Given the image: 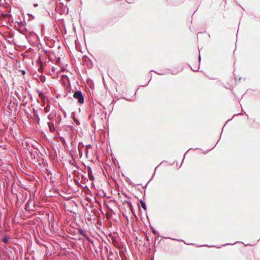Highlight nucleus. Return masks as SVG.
<instances>
[{
	"label": "nucleus",
	"mask_w": 260,
	"mask_h": 260,
	"mask_svg": "<svg viewBox=\"0 0 260 260\" xmlns=\"http://www.w3.org/2000/svg\"><path fill=\"white\" fill-rule=\"evenodd\" d=\"M73 97L77 100L79 103L83 104L84 103V97L80 91H76L73 94Z\"/></svg>",
	"instance_id": "nucleus-1"
},
{
	"label": "nucleus",
	"mask_w": 260,
	"mask_h": 260,
	"mask_svg": "<svg viewBox=\"0 0 260 260\" xmlns=\"http://www.w3.org/2000/svg\"><path fill=\"white\" fill-rule=\"evenodd\" d=\"M56 112L55 111H52L48 115V118L50 120H52L56 116Z\"/></svg>",
	"instance_id": "nucleus-2"
},
{
	"label": "nucleus",
	"mask_w": 260,
	"mask_h": 260,
	"mask_svg": "<svg viewBox=\"0 0 260 260\" xmlns=\"http://www.w3.org/2000/svg\"><path fill=\"white\" fill-rule=\"evenodd\" d=\"M141 207L142 208H143L144 210H146L147 207H146V205L145 204V203L142 201L141 202Z\"/></svg>",
	"instance_id": "nucleus-3"
},
{
	"label": "nucleus",
	"mask_w": 260,
	"mask_h": 260,
	"mask_svg": "<svg viewBox=\"0 0 260 260\" xmlns=\"http://www.w3.org/2000/svg\"><path fill=\"white\" fill-rule=\"evenodd\" d=\"M79 233H80V234H81V235H83L84 236L86 237L85 232L83 230H80Z\"/></svg>",
	"instance_id": "nucleus-4"
},
{
	"label": "nucleus",
	"mask_w": 260,
	"mask_h": 260,
	"mask_svg": "<svg viewBox=\"0 0 260 260\" xmlns=\"http://www.w3.org/2000/svg\"><path fill=\"white\" fill-rule=\"evenodd\" d=\"M3 242L5 243H7L9 240L8 238L7 237H5L3 239Z\"/></svg>",
	"instance_id": "nucleus-5"
},
{
	"label": "nucleus",
	"mask_w": 260,
	"mask_h": 260,
	"mask_svg": "<svg viewBox=\"0 0 260 260\" xmlns=\"http://www.w3.org/2000/svg\"><path fill=\"white\" fill-rule=\"evenodd\" d=\"M48 107H49V105H48L47 107H46L44 108V110H45V112L46 113L48 112V111H49V108H48Z\"/></svg>",
	"instance_id": "nucleus-6"
},
{
	"label": "nucleus",
	"mask_w": 260,
	"mask_h": 260,
	"mask_svg": "<svg viewBox=\"0 0 260 260\" xmlns=\"http://www.w3.org/2000/svg\"><path fill=\"white\" fill-rule=\"evenodd\" d=\"M28 208H29V204L28 203H27L25 205V209L29 210Z\"/></svg>",
	"instance_id": "nucleus-7"
},
{
	"label": "nucleus",
	"mask_w": 260,
	"mask_h": 260,
	"mask_svg": "<svg viewBox=\"0 0 260 260\" xmlns=\"http://www.w3.org/2000/svg\"><path fill=\"white\" fill-rule=\"evenodd\" d=\"M48 125H49V126L50 127V126H52H52H53V123H51V122H48Z\"/></svg>",
	"instance_id": "nucleus-8"
},
{
	"label": "nucleus",
	"mask_w": 260,
	"mask_h": 260,
	"mask_svg": "<svg viewBox=\"0 0 260 260\" xmlns=\"http://www.w3.org/2000/svg\"><path fill=\"white\" fill-rule=\"evenodd\" d=\"M48 125H49V126L50 127V126H52H52H53V123H51V122H48Z\"/></svg>",
	"instance_id": "nucleus-9"
},
{
	"label": "nucleus",
	"mask_w": 260,
	"mask_h": 260,
	"mask_svg": "<svg viewBox=\"0 0 260 260\" xmlns=\"http://www.w3.org/2000/svg\"><path fill=\"white\" fill-rule=\"evenodd\" d=\"M41 80L42 82L45 81V77H41Z\"/></svg>",
	"instance_id": "nucleus-10"
},
{
	"label": "nucleus",
	"mask_w": 260,
	"mask_h": 260,
	"mask_svg": "<svg viewBox=\"0 0 260 260\" xmlns=\"http://www.w3.org/2000/svg\"><path fill=\"white\" fill-rule=\"evenodd\" d=\"M22 73L24 75L25 73V72L24 71H22Z\"/></svg>",
	"instance_id": "nucleus-11"
},
{
	"label": "nucleus",
	"mask_w": 260,
	"mask_h": 260,
	"mask_svg": "<svg viewBox=\"0 0 260 260\" xmlns=\"http://www.w3.org/2000/svg\"><path fill=\"white\" fill-rule=\"evenodd\" d=\"M37 6H38V4L34 5V6H35V7H37Z\"/></svg>",
	"instance_id": "nucleus-12"
}]
</instances>
